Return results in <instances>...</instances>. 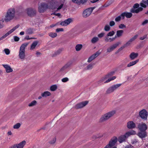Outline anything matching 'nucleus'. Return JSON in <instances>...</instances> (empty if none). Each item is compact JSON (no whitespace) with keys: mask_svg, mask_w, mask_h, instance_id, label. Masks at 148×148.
Masks as SVG:
<instances>
[{"mask_svg":"<svg viewBox=\"0 0 148 148\" xmlns=\"http://www.w3.org/2000/svg\"><path fill=\"white\" fill-rule=\"evenodd\" d=\"M38 42H39L38 41H34L31 45L30 49L33 50L34 49Z\"/></svg>","mask_w":148,"mask_h":148,"instance_id":"b1692460","label":"nucleus"},{"mask_svg":"<svg viewBox=\"0 0 148 148\" xmlns=\"http://www.w3.org/2000/svg\"><path fill=\"white\" fill-rule=\"evenodd\" d=\"M148 23V20L146 19V20H145L144 21H143L141 25H144Z\"/></svg>","mask_w":148,"mask_h":148,"instance_id":"4d7b16f0","label":"nucleus"},{"mask_svg":"<svg viewBox=\"0 0 148 148\" xmlns=\"http://www.w3.org/2000/svg\"><path fill=\"white\" fill-rule=\"evenodd\" d=\"M110 27L108 25H106L104 27V29L106 31H108L110 30Z\"/></svg>","mask_w":148,"mask_h":148,"instance_id":"ea45409f","label":"nucleus"},{"mask_svg":"<svg viewBox=\"0 0 148 148\" xmlns=\"http://www.w3.org/2000/svg\"><path fill=\"white\" fill-rule=\"evenodd\" d=\"M64 29L63 28H57L56 29V31L57 32H59L60 31H63Z\"/></svg>","mask_w":148,"mask_h":148,"instance_id":"338daca9","label":"nucleus"},{"mask_svg":"<svg viewBox=\"0 0 148 148\" xmlns=\"http://www.w3.org/2000/svg\"><path fill=\"white\" fill-rule=\"evenodd\" d=\"M15 12V9L14 8L9 9L8 10L5 16V21H8L13 19L14 17Z\"/></svg>","mask_w":148,"mask_h":148,"instance_id":"f03ea898","label":"nucleus"},{"mask_svg":"<svg viewBox=\"0 0 148 148\" xmlns=\"http://www.w3.org/2000/svg\"><path fill=\"white\" fill-rule=\"evenodd\" d=\"M3 21H0V29L3 28L4 26Z\"/></svg>","mask_w":148,"mask_h":148,"instance_id":"bf43d9fd","label":"nucleus"},{"mask_svg":"<svg viewBox=\"0 0 148 148\" xmlns=\"http://www.w3.org/2000/svg\"><path fill=\"white\" fill-rule=\"evenodd\" d=\"M55 3L53 2L52 0L48 4L44 3H41L38 8V11L40 13L44 12L47 9H54L56 8Z\"/></svg>","mask_w":148,"mask_h":148,"instance_id":"f257e3e1","label":"nucleus"},{"mask_svg":"<svg viewBox=\"0 0 148 148\" xmlns=\"http://www.w3.org/2000/svg\"><path fill=\"white\" fill-rule=\"evenodd\" d=\"M72 62H68L64 66L62 67L60 70V71H64L68 68L72 64Z\"/></svg>","mask_w":148,"mask_h":148,"instance_id":"412c9836","label":"nucleus"},{"mask_svg":"<svg viewBox=\"0 0 148 148\" xmlns=\"http://www.w3.org/2000/svg\"><path fill=\"white\" fill-rule=\"evenodd\" d=\"M139 61V60H137L135 61L131 62L128 63L127 66V67H130L131 66H133L135 64H136Z\"/></svg>","mask_w":148,"mask_h":148,"instance_id":"393cba45","label":"nucleus"},{"mask_svg":"<svg viewBox=\"0 0 148 148\" xmlns=\"http://www.w3.org/2000/svg\"><path fill=\"white\" fill-rule=\"evenodd\" d=\"M119 45V43H117L114 44L113 45L111 46L110 47L108 48L107 49V52H110L112 51L114 49H115Z\"/></svg>","mask_w":148,"mask_h":148,"instance_id":"6ab92c4d","label":"nucleus"},{"mask_svg":"<svg viewBox=\"0 0 148 148\" xmlns=\"http://www.w3.org/2000/svg\"><path fill=\"white\" fill-rule=\"evenodd\" d=\"M37 102L35 100L32 101L30 103L28 104V106L29 107L34 106L36 105Z\"/></svg>","mask_w":148,"mask_h":148,"instance_id":"f704fd0d","label":"nucleus"},{"mask_svg":"<svg viewBox=\"0 0 148 148\" xmlns=\"http://www.w3.org/2000/svg\"><path fill=\"white\" fill-rule=\"evenodd\" d=\"M115 113V110H112L102 115L100 119V122H103L108 120L114 115Z\"/></svg>","mask_w":148,"mask_h":148,"instance_id":"20e7f679","label":"nucleus"},{"mask_svg":"<svg viewBox=\"0 0 148 148\" xmlns=\"http://www.w3.org/2000/svg\"><path fill=\"white\" fill-rule=\"evenodd\" d=\"M87 0H72L74 3L80 4H83L86 2Z\"/></svg>","mask_w":148,"mask_h":148,"instance_id":"5701e85b","label":"nucleus"},{"mask_svg":"<svg viewBox=\"0 0 148 148\" xmlns=\"http://www.w3.org/2000/svg\"><path fill=\"white\" fill-rule=\"evenodd\" d=\"M135 9V8H133L131 9L130 10V11L131 13H138L137 9Z\"/></svg>","mask_w":148,"mask_h":148,"instance_id":"49530a36","label":"nucleus"},{"mask_svg":"<svg viewBox=\"0 0 148 148\" xmlns=\"http://www.w3.org/2000/svg\"><path fill=\"white\" fill-rule=\"evenodd\" d=\"M88 103L87 101H82L77 103L75 106V108L77 109L80 108L85 106Z\"/></svg>","mask_w":148,"mask_h":148,"instance_id":"ddd939ff","label":"nucleus"},{"mask_svg":"<svg viewBox=\"0 0 148 148\" xmlns=\"http://www.w3.org/2000/svg\"><path fill=\"white\" fill-rule=\"evenodd\" d=\"M94 65V64H90L87 66V70H90L92 69L93 66Z\"/></svg>","mask_w":148,"mask_h":148,"instance_id":"c03bdc74","label":"nucleus"},{"mask_svg":"<svg viewBox=\"0 0 148 148\" xmlns=\"http://www.w3.org/2000/svg\"><path fill=\"white\" fill-rule=\"evenodd\" d=\"M133 147V146H132L131 145H126L125 148H132Z\"/></svg>","mask_w":148,"mask_h":148,"instance_id":"774afa93","label":"nucleus"},{"mask_svg":"<svg viewBox=\"0 0 148 148\" xmlns=\"http://www.w3.org/2000/svg\"><path fill=\"white\" fill-rule=\"evenodd\" d=\"M101 52H99V51L96 52L94 54L91 56L88 59V62H90L96 57H97L100 54Z\"/></svg>","mask_w":148,"mask_h":148,"instance_id":"2eb2a0df","label":"nucleus"},{"mask_svg":"<svg viewBox=\"0 0 148 148\" xmlns=\"http://www.w3.org/2000/svg\"><path fill=\"white\" fill-rule=\"evenodd\" d=\"M127 127L128 129H133L136 127V124L133 121H129L127 123Z\"/></svg>","mask_w":148,"mask_h":148,"instance_id":"f3484780","label":"nucleus"},{"mask_svg":"<svg viewBox=\"0 0 148 148\" xmlns=\"http://www.w3.org/2000/svg\"><path fill=\"white\" fill-rule=\"evenodd\" d=\"M117 138L116 137H114L110 141L109 144L107 145L105 148H111L116 144L117 141Z\"/></svg>","mask_w":148,"mask_h":148,"instance_id":"0eeeda50","label":"nucleus"},{"mask_svg":"<svg viewBox=\"0 0 148 148\" xmlns=\"http://www.w3.org/2000/svg\"><path fill=\"white\" fill-rule=\"evenodd\" d=\"M114 71H112L108 73L107 75H106V76L108 78L111 76L113 75L114 74Z\"/></svg>","mask_w":148,"mask_h":148,"instance_id":"c9c22d12","label":"nucleus"},{"mask_svg":"<svg viewBox=\"0 0 148 148\" xmlns=\"http://www.w3.org/2000/svg\"><path fill=\"white\" fill-rule=\"evenodd\" d=\"M109 24L110 26L112 27L115 25V23L113 21H111L110 22Z\"/></svg>","mask_w":148,"mask_h":148,"instance_id":"680f3d73","label":"nucleus"},{"mask_svg":"<svg viewBox=\"0 0 148 148\" xmlns=\"http://www.w3.org/2000/svg\"><path fill=\"white\" fill-rule=\"evenodd\" d=\"M135 131L128 132L125 133L124 135H122L119 136L118 138V141L120 143H121L126 141V138L130 136L133 134V133Z\"/></svg>","mask_w":148,"mask_h":148,"instance_id":"39448f33","label":"nucleus"},{"mask_svg":"<svg viewBox=\"0 0 148 148\" xmlns=\"http://www.w3.org/2000/svg\"><path fill=\"white\" fill-rule=\"evenodd\" d=\"M142 7H138L137 9L138 13L139 12L142 11L143 10V8Z\"/></svg>","mask_w":148,"mask_h":148,"instance_id":"69168bd1","label":"nucleus"},{"mask_svg":"<svg viewBox=\"0 0 148 148\" xmlns=\"http://www.w3.org/2000/svg\"><path fill=\"white\" fill-rule=\"evenodd\" d=\"M19 26L20 25H18L15 27H14L12 29H11L10 31L3 35L0 38V41L5 38L9 35L11 34L16 29L18 28Z\"/></svg>","mask_w":148,"mask_h":148,"instance_id":"6e6552de","label":"nucleus"},{"mask_svg":"<svg viewBox=\"0 0 148 148\" xmlns=\"http://www.w3.org/2000/svg\"><path fill=\"white\" fill-rule=\"evenodd\" d=\"M115 32L114 31H112L109 32L107 34V36H113Z\"/></svg>","mask_w":148,"mask_h":148,"instance_id":"a19ab883","label":"nucleus"},{"mask_svg":"<svg viewBox=\"0 0 148 148\" xmlns=\"http://www.w3.org/2000/svg\"><path fill=\"white\" fill-rule=\"evenodd\" d=\"M62 50L63 49H59L57 51H56L54 55H59L61 53V52L62 51Z\"/></svg>","mask_w":148,"mask_h":148,"instance_id":"58836bf2","label":"nucleus"},{"mask_svg":"<svg viewBox=\"0 0 148 148\" xmlns=\"http://www.w3.org/2000/svg\"><path fill=\"white\" fill-rule=\"evenodd\" d=\"M121 85V84H116L115 85H112L111 86V87L114 91V90L116 89L118 87H120Z\"/></svg>","mask_w":148,"mask_h":148,"instance_id":"a878e982","label":"nucleus"},{"mask_svg":"<svg viewBox=\"0 0 148 148\" xmlns=\"http://www.w3.org/2000/svg\"><path fill=\"white\" fill-rule=\"evenodd\" d=\"M2 66L5 68L7 73H10L13 70L10 66L8 64H2Z\"/></svg>","mask_w":148,"mask_h":148,"instance_id":"aec40b11","label":"nucleus"},{"mask_svg":"<svg viewBox=\"0 0 148 148\" xmlns=\"http://www.w3.org/2000/svg\"><path fill=\"white\" fill-rule=\"evenodd\" d=\"M60 25L64 26H66L67 25H68L66 21H65V20L64 21L61 22L60 23Z\"/></svg>","mask_w":148,"mask_h":148,"instance_id":"8fccbe9b","label":"nucleus"},{"mask_svg":"<svg viewBox=\"0 0 148 148\" xmlns=\"http://www.w3.org/2000/svg\"><path fill=\"white\" fill-rule=\"evenodd\" d=\"M95 7L89 8L85 10L83 12L82 15L84 17L86 18L91 14L93 10L95 9Z\"/></svg>","mask_w":148,"mask_h":148,"instance_id":"423d86ee","label":"nucleus"},{"mask_svg":"<svg viewBox=\"0 0 148 148\" xmlns=\"http://www.w3.org/2000/svg\"><path fill=\"white\" fill-rule=\"evenodd\" d=\"M57 88V87L56 85H53L50 87V89L51 91H53L56 90Z\"/></svg>","mask_w":148,"mask_h":148,"instance_id":"7c9ffc66","label":"nucleus"},{"mask_svg":"<svg viewBox=\"0 0 148 148\" xmlns=\"http://www.w3.org/2000/svg\"><path fill=\"white\" fill-rule=\"evenodd\" d=\"M49 35L51 37L53 38L57 36V34L56 33L50 32L49 33Z\"/></svg>","mask_w":148,"mask_h":148,"instance_id":"72a5a7b5","label":"nucleus"},{"mask_svg":"<svg viewBox=\"0 0 148 148\" xmlns=\"http://www.w3.org/2000/svg\"><path fill=\"white\" fill-rule=\"evenodd\" d=\"M138 129L139 131H146L147 129V125L144 123H139L138 126Z\"/></svg>","mask_w":148,"mask_h":148,"instance_id":"9d476101","label":"nucleus"},{"mask_svg":"<svg viewBox=\"0 0 148 148\" xmlns=\"http://www.w3.org/2000/svg\"><path fill=\"white\" fill-rule=\"evenodd\" d=\"M114 38H109L108 36H106L105 38V41L106 42H111L114 40Z\"/></svg>","mask_w":148,"mask_h":148,"instance_id":"cd10ccee","label":"nucleus"},{"mask_svg":"<svg viewBox=\"0 0 148 148\" xmlns=\"http://www.w3.org/2000/svg\"><path fill=\"white\" fill-rule=\"evenodd\" d=\"M138 143L137 140L136 139H134V140H133L132 142V144L133 145H136L137 143Z\"/></svg>","mask_w":148,"mask_h":148,"instance_id":"5fc2aeb1","label":"nucleus"},{"mask_svg":"<svg viewBox=\"0 0 148 148\" xmlns=\"http://www.w3.org/2000/svg\"><path fill=\"white\" fill-rule=\"evenodd\" d=\"M132 16V13L127 12H124L121 14V16H122V18L123 19H124L125 16L127 18H130Z\"/></svg>","mask_w":148,"mask_h":148,"instance_id":"4468645a","label":"nucleus"},{"mask_svg":"<svg viewBox=\"0 0 148 148\" xmlns=\"http://www.w3.org/2000/svg\"><path fill=\"white\" fill-rule=\"evenodd\" d=\"M4 51L6 55H8L10 54V50L8 49H4Z\"/></svg>","mask_w":148,"mask_h":148,"instance_id":"603ef678","label":"nucleus"},{"mask_svg":"<svg viewBox=\"0 0 148 148\" xmlns=\"http://www.w3.org/2000/svg\"><path fill=\"white\" fill-rule=\"evenodd\" d=\"M51 94L50 92L49 91H47L44 92L41 95L43 97H47L51 95Z\"/></svg>","mask_w":148,"mask_h":148,"instance_id":"bb28decb","label":"nucleus"},{"mask_svg":"<svg viewBox=\"0 0 148 148\" xmlns=\"http://www.w3.org/2000/svg\"><path fill=\"white\" fill-rule=\"evenodd\" d=\"M119 27L120 29H123L124 28H125L126 27L125 25H124L123 24H120L119 25Z\"/></svg>","mask_w":148,"mask_h":148,"instance_id":"3c124183","label":"nucleus"},{"mask_svg":"<svg viewBox=\"0 0 148 148\" xmlns=\"http://www.w3.org/2000/svg\"><path fill=\"white\" fill-rule=\"evenodd\" d=\"M123 32V31L122 30H119L117 31L116 35L117 37L121 36Z\"/></svg>","mask_w":148,"mask_h":148,"instance_id":"c85d7f7f","label":"nucleus"},{"mask_svg":"<svg viewBox=\"0 0 148 148\" xmlns=\"http://www.w3.org/2000/svg\"><path fill=\"white\" fill-rule=\"evenodd\" d=\"M140 116L143 119L146 120L148 115V113L145 109H143L139 112Z\"/></svg>","mask_w":148,"mask_h":148,"instance_id":"1a4fd4ad","label":"nucleus"},{"mask_svg":"<svg viewBox=\"0 0 148 148\" xmlns=\"http://www.w3.org/2000/svg\"><path fill=\"white\" fill-rule=\"evenodd\" d=\"M28 45V43H24L21 46L19 53V57L21 60H24L25 57V48Z\"/></svg>","mask_w":148,"mask_h":148,"instance_id":"7ed1b4c3","label":"nucleus"},{"mask_svg":"<svg viewBox=\"0 0 148 148\" xmlns=\"http://www.w3.org/2000/svg\"><path fill=\"white\" fill-rule=\"evenodd\" d=\"M65 20L68 25H69L72 21V20L71 18H68Z\"/></svg>","mask_w":148,"mask_h":148,"instance_id":"09e8293b","label":"nucleus"},{"mask_svg":"<svg viewBox=\"0 0 148 148\" xmlns=\"http://www.w3.org/2000/svg\"><path fill=\"white\" fill-rule=\"evenodd\" d=\"M20 126H21V124L19 123H16V124L15 125L13 126V128L14 129H18V128H19L20 127Z\"/></svg>","mask_w":148,"mask_h":148,"instance_id":"a18cd8bd","label":"nucleus"},{"mask_svg":"<svg viewBox=\"0 0 148 148\" xmlns=\"http://www.w3.org/2000/svg\"><path fill=\"white\" fill-rule=\"evenodd\" d=\"M33 29L32 28H29L27 29V34H32L33 33Z\"/></svg>","mask_w":148,"mask_h":148,"instance_id":"4c0bfd02","label":"nucleus"},{"mask_svg":"<svg viewBox=\"0 0 148 148\" xmlns=\"http://www.w3.org/2000/svg\"><path fill=\"white\" fill-rule=\"evenodd\" d=\"M140 5L143 8H146L147 6H148V0H142Z\"/></svg>","mask_w":148,"mask_h":148,"instance_id":"a211bd4d","label":"nucleus"},{"mask_svg":"<svg viewBox=\"0 0 148 148\" xmlns=\"http://www.w3.org/2000/svg\"><path fill=\"white\" fill-rule=\"evenodd\" d=\"M26 144V141L23 140L19 144L14 145L11 147L10 148H23Z\"/></svg>","mask_w":148,"mask_h":148,"instance_id":"f8f14e48","label":"nucleus"},{"mask_svg":"<svg viewBox=\"0 0 148 148\" xmlns=\"http://www.w3.org/2000/svg\"><path fill=\"white\" fill-rule=\"evenodd\" d=\"M26 11L27 14L30 17L34 16L36 14V11L34 9L28 8L26 9Z\"/></svg>","mask_w":148,"mask_h":148,"instance_id":"9b49d317","label":"nucleus"},{"mask_svg":"<svg viewBox=\"0 0 148 148\" xmlns=\"http://www.w3.org/2000/svg\"><path fill=\"white\" fill-rule=\"evenodd\" d=\"M113 91L112 90V88L111 87H110L106 91V93L107 94H109L110 93L112 92H113Z\"/></svg>","mask_w":148,"mask_h":148,"instance_id":"37998d69","label":"nucleus"},{"mask_svg":"<svg viewBox=\"0 0 148 148\" xmlns=\"http://www.w3.org/2000/svg\"><path fill=\"white\" fill-rule=\"evenodd\" d=\"M104 34V33H101L99 34L98 35V37L99 38H101L103 37Z\"/></svg>","mask_w":148,"mask_h":148,"instance_id":"0e129e2a","label":"nucleus"},{"mask_svg":"<svg viewBox=\"0 0 148 148\" xmlns=\"http://www.w3.org/2000/svg\"><path fill=\"white\" fill-rule=\"evenodd\" d=\"M99 40V38L97 37H94L92 38L91 40V42L93 43H95L98 41Z\"/></svg>","mask_w":148,"mask_h":148,"instance_id":"2f4dec72","label":"nucleus"},{"mask_svg":"<svg viewBox=\"0 0 148 148\" xmlns=\"http://www.w3.org/2000/svg\"><path fill=\"white\" fill-rule=\"evenodd\" d=\"M107 78H108L106 77V76L105 75V76L102 78L98 82V84H100L101 82H104L105 79Z\"/></svg>","mask_w":148,"mask_h":148,"instance_id":"e433bc0d","label":"nucleus"},{"mask_svg":"<svg viewBox=\"0 0 148 148\" xmlns=\"http://www.w3.org/2000/svg\"><path fill=\"white\" fill-rule=\"evenodd\" d=\"M14 40L16 42L18 41L19 40V38L18 37L15 36L14 37Z\"/></svg>","mask_w":148,"mask_h":148,"instance_id":"052dcab7","label":"nucleus"},{"mask_svg":"<svg viewBox=\"0 0 148 148\" xmlns=\"http://www.w3.org/2000/svg\"><path fill=\"white\" fill-rule=\"evenodd\" d=\"M138 56V54L137 53L132 52L130 55V58L131 60H133L136 58Z\"/></svg>","mask_w":148,"mask_h":148,"instance_id":"4be33fe9","label":"nucleus"},{"mask_svg":"<svg viewBox=\"0 0 148 148\" xmlns=\"http://www.w3.org/2000/svg\"><path fill=\"white\" fill-rule=\"evenodd\" d=\"M139 4L138 3L135 4L133 6L134 8H138L139 7Z\"/></svg>","mask_w":148,"mask_h":148,"instance_id":"e2e57ef3","label":"nucleus"},{"mask_svg":"<svg viewBox=\"0 0 148 148\" xmlns=\"http://www.w3.org/2000/svg\"><path fill=\"white\" fill-rule=\"evenodd\" d=\"M82 47V45L81 44H78L75 47L76 51H80Z\"/></svg>","mask_w":148,"mask_h":148,"instance_id":"c756f323","label":"nucleus"},{"mask_svg":"<svg viewBox=\"0 0 148 148\" xmlns=\"http://www.w3.org/2000/svg\"><path fill=\"white\" fill-rule=\"evenodd\" d=\"M137 135L139 137L142 139L147 136V134L146 131H139L137 134Z\"/></svg>","mask_w":148,"mask_h":148,"instance_id":"dca6fc26","label":"nucleus"},{"mask_svg":"<svg viewBox=\"0 0 148 148\" xmlns=\"http://www.w3.org/2000/svg\"><path fill=\"white\" fill-rule=\"evenodd\" d=\"M116 77L115 76H113L111 78H109L108 80L104 82V83H108L110 81L114 79H116Z\"/></svg>","mask_w":148,"mask_h":148,"instance_id":"473e14b6","label":"nucleus"},{"mask_svg":"<svg viewBox=\"0 0 148 148\" xmlns=\"http://www.w3.org/2000/svg\"><path fill=\"white\" fill-rule=\"evenodd\" d=\"M147 34H145L144 35L143 37H141L139 39L140 40H143L146 38L147 37Z\"/></svg>","mask_w":148,"mask_h":148,"instance_id":"6e6d98bb","label":"nucleus"},{"mask_svg":"<svg viewBox=\"0 0 148 148\" xmlns=\"http://www.w3.org/2000/svg\"><path fill=\"white\" fill-rule=\"evenodd\" d=\"M122 18V16H121V14L118 17H116L115 18V21L116 22H118L120 21Z\"/></svg>","mask_w":148,"mask_h":148,"instance_id":"de8ad7c7","label":"nucleus"},{"mask_svg":"<svg viewBox=\"0 0 148 148\" xmlns=\"http://www.w3.org/2000/svg\"><path fill=\"white\" fill-rule=\"evenodd\" d=\"M131 42L130 41V40H129L128 42H127L123 46V47H125L126 46L129 45L131 44Z\"/></svg>","mask_w":148,"mask_h":148,"instance_id":"13d9d810","label":"nucleus"},{"mask_svg":"<svg viewBox=\"0 0 148 148\" xmlns=\"http://www.w3.org/2000/svg\"><path fill=\"white\" fill-rule=\"evenodd\" d=\"M69 79L67 77H65L62 79V81L64 82H65L69 81Z\"/></svg>","mask_w":148,"mask_h":148,"instance_id":"864d4df0","label":"nucleus"},{"mask_svg":"<svg viewBox=\"0 0 148 148\" xmlns=\"http://www.w3.org/2000/svg\"><path fill=\"white\" fill-rule=\"evenodd\" d=\"M138 36V34H136L134 35L133 37H132V38H131L130 40V41L131 42L132 41H134L135 40Z\"/></svg>","mask_w":148,"mask_h":148,"instance_id":"79ce46f5","label":"nucleus"}]
</instances>
